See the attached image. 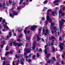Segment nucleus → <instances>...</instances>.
<instances>
[{"mask_svg": "<svg viewBox=\"0 0 65 65\" xmlns=\"http://www.w3.org/2000/svg\"><path fill=\"white\" fill-rule=\"evenodd\" d=\"M2 17L0 18V22H1V21H2Z\"/></svg>", "mask_w": 65, "mask_h": 65, "instance_id": "052dcab7", "label": "nucleus"}, {"mask_svg": "<svg viewBox=\"0 0 65 65\" xmlns=\"http://www.w3.org/2000/svg\"><path fill=\"white\" fill-rule=\"evenodd\" d=\"M28 61H29V62H31V59L28 60Z\"/></svg>", "mask_w": 65, "mask_h": 65, "instance_id": "774afa93", "label": "nucleus"}, {"mask_svg": "<svg viewBox=\"0 0 65 65\" xmlns=\"http://www.w3.org/2000/svg\"><path fill=\"white\" fill-rule=\"evenodd\" d=\"M17 45L19 46H20L22 45V44L21 43H17Z\"/></svg>", "mask_w": 65, "mask_h": 65, "instance_id": "bb28decb", "label": "nucleus"}, {"mask_svg": "<svg viewBox=\"0 0 65 65\" xmlns=\"http://www.w3.org/2000/svg\"><path fill=\"white\" fill-rule=\"evenodd\" d=\"M47 45L48 46H50L51 45V44H50V42H48L46 43Z\"/></svg>", "mask_w": 65, "mask_h": 65, "instance_id": "c85d7f7f", "label": "nucleus"}, {"mask_svg": "<svg viewBox=\"0 0 65 65\" xmlns=\"http://www.w3.org/2000/svg\"><path fill=\"white\" fill-rule=\"evenodd\" d=\"M37 40H38L39 41V40H40V39L41 38H39V36L38 35H37Z\"/></svg>", "mask_w": 65, "mask_h": 65, "instance_id": "a878e982", "label": "nucleus"}, {"mask_svg": "<svg viewBox=\"0 0 65 65\" xmlns=\"http://www.w3.org/2000/svg\"><path fill=\"white\" fill-rule=\"evenodd\" d=\"M8 47V46H7L6 47V51H8V49L7 48Z\"/></svg>", "mask_w": 65, "mask_h": 65, "instance_id": "a18cd8bd", "label": "nucleus"}, {"mask_svg": "<svg viewBox=\"0 0 65 65\" xmlns=\"http://www.w3.org/2000/svg\"><path fill=\"white\" fill-rule=\"evenodd\" d=\"M51 39H55V37L53 36H52L51 37Z\"/></svg>", "mask_w": 65, "mask_h": 65, "instance_id": "3c124183", "label": "nucleus"}, {"mask_svg": "<svg viewBox=\"0 0 65 65\" xmlns=\"http://www.w3.org/2000/svg\"><path fill=\"white\" fill-rule=\"evenodd\" d=\"M46 33H45V35H47V33H50V30H48L47 29H46L45 30Z\"/></svg>", "mask_w": 65, "mask_h": 65, "instance_id": "0eeeda50", "label": "nucleus"}, {"mask_svg": "<svg viewBox=\"0 0 65 65\" xmlns=\"http://www.w3.org/2000/svg\"><path fill=\"white\" fill-rule=\"evenodd\" d=\"M37 28V26L36 25H34L32 27L30 28L31 30H34L35 29Z\"/></svg>", "mask_w": 65, "mask_h": 65, "instance_id": "39448f33", "label": "nucleus"}, {"mask_svg": "<svg viewBox=\"0 0 65 65\" xmlns=\"http://www.w3.org/2000/svg\"><path fill=\"white\" fill-rule=\"evenodd\" d=\"M33 46L32 47V49H35V46L36 45V42H35L33 43Z\"/></svg>", "mask_w": 65, "mask_h": 65, "instance_id": "f8f14e48", "label": "nucleus"}, {"mask_svg": "<svg viewBox=\"0 0 65 65\" xmlns=\"http://www.w3.org/2000/svg\"><path fill=\"white\" fill-rule=\"evenodd\" d=\"M53 62H54V61H52L51 60H49L47 61L48 63H51L52 64H53Z\"/></svg>", "mask_w": 65, "mask_h": 65, "instance_id": "dca6fc26", "label": "nucleus"}, {"mask_svg": "<svg viewBox=\"0 0 65 65\" xmlns=\"http://www.w3.org/2000/svg\"><path fill=\"white\" fill-rule=\"evenodd\" d=\"M47 2V1H45L43 2V4H46Z\"/></svg>", "mask_w": 65, "mask_h": 65, "instance_id": "2f4dec72", "label": "nucleus"}, {"mask_svg": "<svg viewBox=\"0 0 65 65\" xmlns=\"http://www.w3.org/2000/svg\"><path fill=\"white\" fill-rule=\"evenodd\" d=\"M59 44H60L59 45V46H60V50L62 51L63 50L64 48H63V46L64 45V44L63 43H61V42H60Z\"/></svg>", "mask_w": 65, "mask_h": 65, "instance_id": "7ed1b4c3", "label": "nucleus"}, {"mask_svg": "<svg viewBox=\"0 0 65 65\" xmlns=\"http://www.w3.org/2000/svg\"><path fill=\"white\" fill-rule=\"evenodd\" d=\"M17 41L18 42H20V41H21V40L19 39H17Z\"/></svg>", "mask_w": 65, "mask_h": 65, "instance_id": "49530a36", "label": "nucleus"}, {"mask_svg": "<svg viewBox=\"0 0 65 65\" xmlns=\"http://www.w3.org/2000/svg\"><path fill=\"white\" fill-rule=\"evenodd\" d=\"M45 31V30H44V29H43V32H42V34H44V31Z\"/></svg>", "mask_w": 65, "mask_h": 65, "instance_id": "09e8293b", "label": "nucleus"}, {"mask_svg": "<svg viewBox=\"0 0 65 65\" xmlns=\"http://www.w3.org/2000/svg\"><path fill=\"white\" fill-rule=\"evenodd\" d=\"M22 60H23V61H24V59H23V58H22V59H21L20 60V62H22Z\"/></svg>", "mask_w": 65, "mask_h": 65, "instance_id": "c03bdc74", "label": "nucleus"}, {"mask_svg": "<svg viewBox=\"0 0 65 65\" xmlns=\"http://www.w3.org/2000/svg\"><path fill=\"white\" fill-rule=\"evenodd\" d=\"M55 24L54 22H52L51 23V25H55Z\"/></svg>", "mask_w": 65, "mask_h": 65, "instance_id": "6e6d98bb", "label": "nucleus"}, {"mask_svg": "<svg viewBox=\"0 0 65 65\" xmlns=\"http://www.w3.org/2000/svg\"><path fill=\"white\" fill-rule=\"evenodd\" d=\"M12 3V1H9V3H10V4H11V3Z\"/></svg>", "mask_w": 65, "mask_h": 65, "instance_id": "bf43d9fd", "label": "nucleus"}, {"mask_svg": "<svg viewBox=\"0 0 65 65\" xmlns=\"http://www.w3.org/2000/svg\"><path fill=\"white\" fill-rule=\"evenodd\" d=\"M4 28H6L8 30H9V27L7 26H6L5 25H4Z\"/></svg>", "mask_w": 65, "mask_h": 65, "instance_id": "4468645a", "label": "nucleus"}, {"mask_svg": "<svg viewBox=\"0 0 65 65\" xmlns=\"http://www.w3.org/2000/svg\"><path fill=\"white\" fill-rule=\"evenodd\" d=\"M24 32L25 34H27V33H30V31H27L26 30H24Z\"/></svg>", "mask_w": 65, "mask_h": 65, "instance_id": "2eb2a0df", "label": "nucleus"}, {"mask_svg": "<svg viewBox=\"0 0 65 65\" xmlns=\"http://www.w3.org/2000/svg\"><path fill=\"white\" fill-rule=\"evenodd\" d=\"M59 28H60V32H61V31L62 30V26H60Z\"/></svg>", "mask_w": 65, "mask_h": 65, "instance_id": "f704fd0d", "label": "nucleus"}, {"mask_svg": "<svg viewBox=\"0 0 65 65\" xmlns=\"http://www.w3.org/2000/svg\"><path fill=\"white\" fill-rule=\"evenodd\" d=\"M1 59L2 60H5V57H1Z\"/></svg>", "mask_w": 65, "mask_h": 65, "instance_id": "79ce46f5", "label": "nucleus"}, {"mask_svg": "<svg viewBox=\"0 0 65 65\" xmlns=\"http://www.w3.org/2000/svg\"><path fill=\"white\" fill-rule=\"evenodd\" d=\"M15 57L17 58H18V59H20V58H21V57H20L19 55H18L17 54H16L15 55Z\"/></svg>", "mask_w": 65, "mask_h": 65, "instance_id": "9b49d317", "label": "nucleus"}, {"mask_svg": "<svg viewBox=\"0 0 65 65\" xmlns=\"http://www.w3.org/2000/svg\"><path fill=\"white\" fill-rule=\"evenodd\" d=\"M17 35V34L16 33H14L13 34V36H15Z\"/></svg>", "mask_w": 65, "mask_h": 65, "instance_id": "0e129e2a", "label": "nucleus"}, {"mask_svg": "<svg viewBox=\"0 0 65 65\" xmlns=\"http://www.w3.org/2000/svg\"><path fill=\"white\" fill-rule=\"evenodd\" d=\"M60 2V1L59 0H56L53 2L54 3H57V2Z\"/></svg>", "mask_w": 65, "mask_h": 65, "instance_id": "5701e85b", "label": "nucleus"}, {"mask_svg": "<svg viewBox=\"0 0 65 65\" xmlns=\"http://www.w3.org/2000/svg\"><path fill=\"white\" fill-rule=\"evenodd\" d=\"M12 43H13V45L15 46H16L17 45V44L18 43H15L14 42H13Z\"/></svg>", "mask_w": 65, "mask_h": 65, "instance_id": "b1692460", "label": "nucleus"}, {"mask_svg": "<svg viewBox=\"0 0 65 65\" xmlns=\"http://www.w3.org/2000/svg\"><path fill=\"white\" fill-rule=\"evenodd\" d=\"M21 9L20 7H17V10H20Z\"/></svg>", "mask_w": 65, "mask_h": 65, "instance_id": "a19ab883", "label": "nucleus"}, {"mask_svg": "<svg viewBox=\"0 0 65 65\" xmlns=\"http://www.w3.org/2000/svg\"><path fill=\"white\" fill-rule=\"evenodd\" d=\"M42 28H40L39 29V33H40V31H41V30H42Z\"/></svg>", "mask_w": 65, "mask_h": 65, "instance_id": "4c0bfd02", "label": "nucleus"}, {"mask_svg": "<svg viewBox=\"0 0 65 65\" xmlns=\"http://www.w3.org/2000/svg\"><path fill=\"white\" fill-rule=\"evenodd\" d=\"M9 54V52H6V54H5V56H7V55H8V54Z\"/></svg>", "mask_w": 65, "mask_h": 65, "instance_id": "393cba45", "label": "nucleus"}, {"mask_svg": "<svg viewBox=\"0 0 65 65\" xmlns=\"http://www.w3.org/2000/svg\"><path fill=\"white\" fill-rule=\"evenodd\" d=\"M47 46H47V45H45V47H44V48H46V47H47Z\"/></svg>", "mask_w": 65, "mask_h": 65, "instance_id": "e2e57ef3", "label": "nucleus"}, {"mask_svg": "<svg viewBox=\"0 0 65 65\" xmlns=\"http://www.w3.org/2000/svg\"><path fill=\"white\" fill-rule=\"evenodd\" d=\"M44 20H45V18H44V17H42V21H44Z\"/></svg>", "mask_w": 65, "mask_h": 65, "instance_id": "ea45409f", "label": "nucleus"}, {"mask_svg": "<svg viewBox=\"0 0 65 65\" xmlns=\"http://www.w3.org/2000/svg\"><path fill=\"white\" fill-rule=\"evenodd\" d=\"M52 14L53 17L55 16V13H54V12H52Z\"/></svg>", "mask_w": 65, "mask_h": 65, "instance_id": "e433bc0d", "label": "nucleus"}, {"mask_svg": "<svg viewBox=\"0 0 65 65\" xmlns=\"http://www.w3.org/2000/svg\"><path fill=\"white\" fill-rule=\"evenodd\" d=\"M2 31H3V32H5V31H6V30H5V29H3L2 30Z\"/></svg>", "mask_w": 65, "mask_h": 65, "instance_id": "603ef678", "label": "nucleus"}, {"mask_svg": "<svg viewBox=\"0 0 65 65\" xmlns=\"http://www.w3.org/2000/svg\"><path fill=\"white\" fill-rule=\"evenodd\" d=\"M37 56L38 57H39V54H38V53H37Z\"/></svg>", "mask_w": 65, "mask_h": 65, "instance_id": "4d7b16f0", "label": "nucleus"}, {"mask_svg": "<svg viewBox=\"0 0 65 65\" xmlns=\"http://www.w3.org/2000/svg\"><path fill=\"white\" fill-rule=\"evenodd\" d=\"M51 32L52 34H54V30H51Z\"/></svg>", "mask_w": 65, "mask_h": 65, "instance_id": "864d4df0", "label": "nucleus"}, {"mask_svg": "<svg viewBox=\"0 0 65 65\" xmlns=\"http://www.w3.org/2000/svg\"><path fill=\"white\" fill-rule=\"evenodd\" d=\"M23 1V0H20V2L19 3V4L20 5L22 3V2Z\"/></svg>", "mask_w": 65, "mask_h": 65, "instance_id": "de8ad7c7", "label": "nucleus"}, {"mask_svg": "<svg viewBox=\"0 0 65 65\" xmlns=\"http://www.w3.org/2000/svg\"><path fill=\"white\" fill-rule=\"evenodd\" d=\"M26 38L27 40H30V37L27 38L26 36Z\"/></svg>", "mask_w": 65, "mask_h": 65, "instance_id": "72a5a7b5", "label": "nucleus"}, {"mask_svg": "<svg viewBox=\"0 0 65 65\" xmlns=\"http://www.w3.org/2000/svg\"><path fill=\"white\" fill-rule=\"evenodd\" d=\"M65 22V20L63 19L61 20V21L59 22L60 25H63Z\"/></svg>", "mask_w": 65, "mask_h": 65, "instance_id": "423d86ee", "label": "nucleus"}, {"mask_svg": "<svg viewBox=\"0 0 65 65\" xmlns=\"http://www.w3.org/2000/svg\"><path fill=\"white\" fill-rule=\"evenodd\" d=\"M12 35L11 34V32H9V36H6V38L7 39H9V37H10Z\"/></svg>", "mask_w": 65, "mask_h": 65, "instance_id": "20e7f679", "label": "nucleus"}, {"mask_svg": "<svg viewBox=\"0 0 65 65\" xmlns=\"http://www.w3.org/2000/svg\"><path fill=\"white\" fill-rule=\"evenodd\" d=\"M13 12L15 15H17L18 14V13L16 12H15L14 11Z\"/></svg>", "mask_w": 65, "mask_h": 65, "instance_id": "f3484780", "label": "nucleus"}, {"mask_svg": "<svg viewBox=\"0 0 65 65\" xmlns=\"http://www.w3.org/2000/svg\"><path fill=\"white\" fill-rule=\"evenodd\" d=\"M2 24H3L5 23L6 25H7L8 24V23H7L6 22H5V19H4L3 22H2Z\"/></svg>", "mask_w": 65, "mask_h": 65, "instance_id": "1a4fd4ad", "label": "nucleus"}, {"mask_svg": "<svg viewBox=\"0 0 65 65\" xmlns=\"http://www.w3.org/2000/svg\"><path fill=\"white\" fill-rule=\"evenodd\" d=\"M56 36H58V35H59V32H56Z\"/></svg>", "mask_w": 65, "mask_h": 65, "instance_id": "7c9ffc66", "label": "nucleus"}, {"mask_svg": "<svg viewBox=\"0 0 65 65\" xmlns=\"http://www.w3.org/2000/svg\"><path fill=\"white\" fill-rule=\"evenodd\" d=\"M42 49L41 48H40L39 49V50L38 51L39 52H42Z\"/></svg>", "mask_w": 65, "mask_h": 65, "instance_id": "c9c22d12", "label": "nucleus"}, {"mask_svg": "<svg viewBox=\"0 0 65 65\" xmlns=\"http://www.w3.org/2000/svg\"><path fill=\"white\" fill-rule=\"evenodd\" d=\"M52 59L53 60H54V61H55V60H56V59H55V57H52Z\"/></svg>", "mask_w": 65, "mask_h": 65, "instance_id": "58836bf2", "label": "nucleus"}, {"mask_svg": "<svg viewBox=\"0 0 65 65\" xmlns=\"http://www.w3.org/2000/svg\"><path fill=\"white\" fill-rule=\"evenodd\" d=\"M54 26V25H52L51 26H50V27L52 28V27L53 29H54V30H57V27L56 26H54V27H53Z\"/></svg>", "mask_w": 65, "mask_h": 65, "instance_id": "6e6552de", "label": "nucleus"}, {"mask_svg": "<svg viewBox=\"0 0 65 65\" xmlns=\"http://www.w3.org/2000/svg\"><path fill=\"white\" fill-rule=\"evenodd\" d=\"M61 10L62 9H61L59 11V17L60 18H61L65 15V14L64 13H62V11H61Z\"/></svg>", "mask_w": 65, "mask_h": 65, "instance_id": "f03ea898", "label": "nucleus"}, {"mask_svg": "<svg viewBox=\"0 0 65 65\" xmlns=\"http://www.w3.org/2000/svg\"><path fill=\"white\" fill-rule=\"evenodd\" d=\"M65 52L64 53V54L62 55V58H64V56H65Z\"/></svg>", "mask_w": 65, "mask_h": 65, "instance_id": "cd10ccee", "label": "nucleus"}, {"mask_svg": "<svg viewBox=\"0 0 65 65\" xmlns=\"http://www.w3.org/2000/svg\"><path fill=\"white\" fill-rule=\"evenodd\" d=\"M4 63L3 64V65H5V64H6L7 62L6 61H3ZM6 65H9V64L8 63Z\"/></svg>", "mask_w": 65, "mask_h": 65, "instance_id": "6ab92c4d", "label": "nucleus"}, {"mask_svg": "<svg viewBox=\"0 0 65 65\" xmlns=\"http://www.w3.org/2000/svg\"><path fill=\"white\" fill-rule=\"evenodd\" d=\"M31 55H32V54L31 53L28 56V57L29 58H30V57H31Z\"/></svg>", "mask_w": 65, "mask_h": 65, "instance_id": "37998d69", "label": "nucleus"}, {"mask_svg": "<svg viewBox=\"0 0 65 65\" xmlns=\"http://www.w3.org/2000/svg\"><path fill=\"white\" fill-rule=\"evenodd\" d=\"M6 5H5V3H3V6H5Z\"/></svg>", "mask_w": 65, "mask_h": 65, "instance_id": "8fccbe9b", "label": "nucleus"}, {"mask_svg": "<svg viewBox=\"0 0 65 65\" xmlns=\"http://www.w3.org/2000/svg\"><path fill=\"white\" fill-rule=\"evenodd\" d=\"M23 36V34H21L18 37V38H21Z\"/></svg>", "mask_w": 65, "mask_h": 65, "instance_id": "aec40b11", "label": "nucleus"}, {"mask_svg": "<svg viewBox=\"0 0 65 65\" xmlns=\"http://www.w3.org/2000/svg\"><path fill=\"white\" fill-rule=\"evenodd\" d=\"M47 48H46L44 50V53L45 54H47Z\"/></svg>", "mask_w": 65, "mask_h": 65, "instance_id": "412c9836", "label": "nucleus"}, {"mask_svg": "<svg viewBox=\"0 0 65 65\" xmlns=\"http://www.w3.org/2000/svg\"><path fill=\"white\" fill-rule=\"evenodd\" d=\"M26 50H27L26 52L28 53H30V51L29 49L28 48L26 49Z\"/></svg>", "mask_w": 65, "mask_h": 65, "instance_id": "4be33fe9", "label": "nucleus"}, {"mask_svg": "<svg viewBox=\"0 0 65 65\" xmlns=\"http://www.w3.org/2000/svg\"><path fill=\"white\" fill-rule=\"evenodd\" d=\"M50 56H51V55L50 54H48L46 56V57L47 58H49Z\"/></svg>", "mask_w": 65, "mask_h": 65, "instance_id": "c756f323", "label": "nucleus"}, {"mask_svg": "<svg viewBox=\"0 0 65 65\" xmlns=\"http://www.w3.org/2000/svg\"><path fill=\"white\" fill-rule=\"evenodd\" d=\"M16 30L17 31H20V29H17Z\"/></svg>", "mask_w": 65, "mask_h": 65, "instance_id": "338daca9", "label": "nucleus"}, {"mask_svg": "<svg viewBox=\"0 0 65 65\" xmlns=\"http://www.w3.org/2000/svg\"><path fill=\"white\" fill-rule=\"evenodd\" d=\"M47 9V7H44V9L45 10H46Z\"/></svg>", "mask_w": 65, "mask_h": 65, "instance_id": "13d9d810", "label": "nucleus"}, {"mask_svg": "<svg viewBox=\"0 0 65 65\" xmlns=\"http://www.w3.org/2000/svg\"><path fill=\"white\" fill-rule=\"evenodd\" d=\"M40 24H42V21H40Z\"/></svg>", "mask_w": 65, "mask_h": 65, "instance_id": "69168bd1", "label": "nucleus"}, {"mask_svg": "<svg viewBox=\"0 0 65 65\" xmlns=\"http://www.w3.org/2000/svg\"><path fill=\"white\" fill-rule=\"evenodd\" d=\"M13 50H11V51L10 52V54H13Z\"/></svg>", "mask_w": 65, "mask_h": 65, "instance_id": "473e14b6", "label": "nucleus"}, {"mask_svg": "<svg viewBox=\"0 0 65 65\" xmlns=\"http://www.w3.org/2000/svg\"><path fill=\"white\" fill-rule=\"evenodd\" d=\"M5 43V41H4V42L3 43V44H2L1 45V48H2L3 47V45Z\"/></svg>", "mask_w": 65, "mask_h": 65, "instance_id": "9d476101", "label": "nucleus"}, {"mask_svg": "<svg viewBox=\"0 0 65 65\" xmlns=\"http://www.w3.org/2000/svg\"><path fill=\"white\" fill-rule=\"evenodd\" d=\"M10 17H12V18H13V14H12V13H10Z\"/></svg>", "mask_w": 65, "mask_h": 65, "instance_id": "a211bd4d", "label": "nucleus"}, {"mask_svg": "<svg viewBox=\"0 0 65 65\" xmlns=\"http://www.w3.org/2000/svg\"><path fill=\"white\" fill-rule=\"evenodd\" d=\"M47 19L46 21H45L44 23L45 24H46L47 25V22L49 21L50 23H52V19L49 16H47Z\"/></svg>", "mask_w": 65, "mask_h": 65, "instance_id": "f257e3e1", "label": "nucleus"}, {"mask_svg": "<svg viewBox=\"0 0 65 65\" xmlns=\"http://www.w3.org/2000/svg\"><path fill=\"white\" fill-rule=\"evenodd\" d=\"M52 11V9H49L47 10V12L46 13L47 14V15H48V14H49V12H50V11Z\"/></svg>", "mask_w": 65, "mask_h": 65, "instance_id": "ddd939ff", "label": "nucleus"}, {"mask_svg": "<svg viewBox=\"0 0 65 65\" xmlns=\"http://www.w3.org/2000/svg\"><path fill=\"white\" fill-rule=\"evenodd\" d=\"M54 42H52L51 44V45H53V44H54Z\"/></svg>", "mask_w": 65, "mask_h": 65, "instance_id": "5fc2aeb1", "label": "nucleus"}, {"mask_svg": "<svg viewBox=\"0 0 65 65\" xmlns=\"http://www.w3.org/2000/svg\"><path fill=\"white\" fill-rule=\"evenodd\" d=\"M21 64H22V65H23V64H24V62H21Z\"/></svg>", "mask_w": 65, "mask_h": 65, "instance_id": "680f3d73", "label": "nucleus"}]
</instances>
